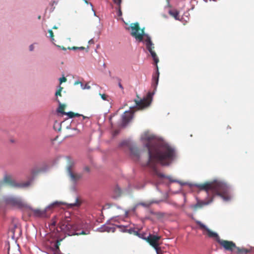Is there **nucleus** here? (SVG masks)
<instances>
[{
	"instance_id": "f257e3e1",
	"label": "nucleus",
	"mask_w": 254,
	"mask_h": 254,
	"mask_svg": "<svg viewBox=\"0 0 254 254\" xmlns=\"http://www.w3.org/2000/svg\"><path fill=\"white\" fill-rule=\"evenodd\" d=\"M141 140L143 147L147 148L148 154L146 163L143 164L142 166L149 167L152 175H157L160 178H166L170 183H177L181 186L188 185L190 187H196L200 190H204L208 194L209 193H212L220 196L224 201L230 200L232 189L231 187L224 181L215 179L204 184H190L172 179L171 176L159 173L157 163L163 166L170 165L176 158L175 149L162 138H159L154 134H149L148 132H145L141 136Z\"/></svg>"
},
{
	"instance_id": "f03ea898",
	"label": "nucleus",
	"mask_w": 254,
	"mask_h": 254,
	"mask_svg": "<svg viewBox=\"0 0 254 254\" xmlns=\"http://www.w3.org/2000/svg\"><path fill=\"white\" fill-rule=\"evenodd\" d=\"M60 228L62 231L64 232L68 236L87 234L83 229V223L80 221L71 222L68 219L61 222Z\"/></svg>"
},
{
	"instance_id": "7ed1b4c3",
	"label": "nucleus",
	"mask_w": 254,
	"mask_h": 254,
	"mask_svg": "<svg viewBox=\"0 0 254 254\" xmlns=\"http://www.w3.org/2000/svg\"><path fill=\"white\" fill-rule=\"evenodd\" d=\"M159 75L160 73L159 71V68L157 64H155V70L152 76L151 86L154 88L153 92H148L146 95V96L144 97L142 99H140V100H135V101L136 102V105L135 106L139 105L142 101L148 99H150V101L146 105L150 106L152 101L153 96L155 94L157 90L159 82Z\"/></svg>"
},
{
	"instance_id": "20e7f679",
	"label": "nucleus",
	"mask_w": 254,
	"mask_h": 254,
	"mask_svg": "<svg viewBox=\"0 0 254 254\" xmlns=\"http://www.w3.org/2000/svg\"><path fill=\"white\" fill-rule=\"evenodd\" d=\"M135 100H137L134 99V101L135 103V105L134 106L130 107L129 109L128 110L125 111L122 115L123 126H126L133 118L134 112L131 111L132 109L137 108L138 110H143L149 106H147L146 105L150 101V99H148L142 101V103L139 105H137L136 106H135L136 105V102L135 101Z\"/></svg>"
},
{
	"instance_id": "39448f33",
	"label": "nucleus",
	"mask_w": 254,
	"mask_h": 254,
	"mask_svg": "<svg viewBox=\"0 0 254 254\" xmlns=\"http://www.w3.org/2000/svg\"><path fill=\"white\" fill-rule=\"evenodd\" d=\"M195 223L198 224L201 228L204 229L205 230L207 233L208 236L209 237L211 238H214L215 240L222 246L224 248V249L226 250H230V248H228L226 246L227 244L230 243L232 245L235 246L233 244V242L232 241H229L227 240H221L218 234L215 232L212 231L210 229H209L207 226H206L205 224L202 223L201 221L199 220H196Z\"/></svg>"
},
{
	"instance_id": "423d86ee",
	"label": "nucleus",
	"mask_w": 254,
	"mask_h": 254,
	"mask_svg": "<svg viewBox=\"0 0 254 254\" xmlns=\"http://www.w3.org/2000/svg\"><path fill=\"white\" fill-rule=\"evenodd\" d=\"M31 182L32 180L23 183H18L11 175L5 174L3 180H0V189L3 186L4 183L13 188H24L29 187L31 185Z\"/></svg>"
},
{
	"instance_id": "0eeeda50",
	"label": "nucleus",
	"mask_w": 254,
	"mask_h": 254,
	"mask_svg": "<svg viewBox=\"0 0 254 254\" xmlns=\"http://www.w3.org/2000/svg\"><path fill=\"white\" fill-rule=\"evenodd\" d=\"M3 200L5 203L12 206L17 207L19 208L26 207L25 204L20 197L14 196H4Z\"/></svg>"
},
{
	"instance_id": "6e6552de",
	"label": "nucleus",
	"mask_w": 254,
	"mask_h": 254,
	"mask_svg": "<svg viewBox=\"0 0 254 254\" xmlns=\"http://www.w3.org/2000/svg\"><path fill=\"white\" fill-rule=\"evenodd\" d=\"M161 239V236L149 234L146 237V241L154 249L156 253L160 252L159 241Z\"/></svg>"
},
{
	"instance_id": "1a4fd4ad",
	"label": "nucleus",
	"mask_w": 254,
	"mask_h": 254,
	"mask_svg": "<svg viewBox=\"0 0 254 254\" xmlns=\"http://www.w3.org/2000/svg\"><path fill=\"white\" fill-rule=\"evenodd\" d=\"M126 29L127 30L131 29V31L130 35L134 37L137 41H142V38L147 34L144 32L138 33L139 25L137 22L131 23L130 26L128 28H126Z\"/></svg>"
},
{
	"instance_id": "9d476101",
	"label": "nucleus",
	"mask_w": 254,
	"mask_h": 254,
	"mask_svg": "<svg viewBox=\"0 0 254 254\" xmlns=\"http://www.w3.org/2000/svg\"><path fill=\"white\" fill-rule=\"evenodd\" d=\"M129 157L135 162H140V151L137 147L135 145H130L129 146Z\"/></svg>"
},
{
	"instance_id": "9b49d317",
	"label": "nucleus",
	"mask_w": 254,
	"mask_h": 254,
	"mask_svg": "<svg viewBox=\"0 0 254 254\" xmlns=\"http://www.w3.org/2000/svg\"><path fill=\"white\" fill-rule=\"evenodd\" d=\"M73 165V163H70V164L68 166L67 169V172L68 175L69 176L70 178V181L73 183V186L72 187V189L73 190H75V186L77 184V181L80 179L81 178V176L80 175H74L72 172V167Z\"/></svg>"
},
{
	"instance_id": "f8f14e48",
	"label": "nucleus",
	"mask_w": 254,
	"mask_h": 254,
	"mask_svg": "<svg viewBox=\"0 0 254 254\" xmlns=\"http://www.w3.org/2000/svg\"><path fill=\"white\" fill-rule=\"evenodd\" d=\"M233 244L235 245H232L231 244L229 243L226 245L228 248H230V250H228L231 252H234L237 254H247L251 252L250 250L245 249L244 248H240L237 247L236 244L233 242Z\"/></svg>"
},
{
	"instance_id": "ddd939ff",
	"label": "nucleus",
	"mask_w": 254,
	"mask_h": 254,
	"mask_svg": "<svg viewBox=\"0 0 254 254\" xmlns=\"http://www.w3.org/2000/svg\"><path fill=\"white\" fill-rule=\"evenodd\" d=\"M144 37H146V39L144 40L142 38V41H137L138 42L142 43L145 44L147 50L150 53L153 51L154 49V44L151 40V37L146 34Z\"/></svg>"
},
{
	"instance_id": "4468645a",
	"label": "nucleus",
	"mask_w": 254,
	"mask_h": 254,
	"mask_svg": "<svg viewBox=\"0 0 254 254\" xmlns=\"http://www.w3.org/2000/svg\"><path fill=\"white\" fill-rule=\"evenodd\" d=\"M213 201V198L205 201V200H199L197 198V203L194 204H191L190 205V208L196 210L198 208H201L205 205H209Z\"/></svg>"
},
{
	"instance_id": "2eb2a0df",
	"label": "nucleus",
	"mask_w": 254,
	"mask_h": 254,
	"mask_svg": "<svg viewBox=\"0 0 254 254\" xmlns=\"http://www.w3.org/2000/svg\"><path fill=\"white\" fill-rule=\"evenodd\" d=\"M57 102L58 103L59 105V107L57 109V112L58 113H61L62 115H67L68 116V119H71L74 117V113L72 112L69 111L68 112H65L61 109V108H64V105H62L59 99H57Z\"/></svg>"
},
{
	"instance_id": "dca6fc26",
	"label": "nucleus",
	"mask_w": 254,
	"mask_h": 254,
	"mask_svg": "<svg viewBox=\"0 0 254 254\" xmlns=\"http://www.w3.org/2000/svg\"><path fill=\"white\" fill-rule=\"evenodd\" d=\"M42 166H43L42 167L40 168L38 166V165H36L34 167V168L32 169V173L36 174L38 173H41V172L44 173V172H47L49 169L48 166L45 162L42 163Z\"/></svg>"
},
{
	"instance_id": "f3484780",
	"label": "nucleus",
	"mask_w": 254,
	"mask_h": 254,
	"mask_svg": "<svg viewBox=\"0 0 254 254\" xmlns=\"http://www.w3.org/2000/svg\"><path fill=\"white\" fill-rule=\"evenodd\" d=\"M26 208H29L30 210H32L33 212V215L35 217H40L45 214L46 212V209H44L43 210H41L39 209H33L30 206H28L26 205Z\"/></svg>"
},
{
	"instance_id": "a211bd4d",
	"label": "nucleus",
	"mask_w": 254,
	"mask_h": 254,
	"mask_svg": "<svg viewBox=\"0 0 254 254\" xmlns=\"http://www.w3.org/2000/svg\"><path fill=\"white\" fill-rule=\"evenodd\" d=\"M116 227L120 228V231L123 233H128L129 234H133L135 232L134 228H130L129 229H127V226H124L122 225H116Z\"/></svg>"
},
{
	"instance_id": "6ab92c4d",
	"label": "nucleus",
	"mask_w": 254,
	"mask_h": 254,
	"mask_svg": "<svg viewBox=\"0 0 254 254\" xmlns=\"http://www.w3.org/2000/svg\"><path fill=\"white\" fill-rule=\"evenodd\" d=\"M122 190L119 186L117 185L113 190L112 198L115 200L118 199L121 195Z\"/></svg>"
},
{
	"instance_id": "aec40b11",
	"label": "nucleus",
	"mask_w": 254,
	"mask_h": 254,
	"mask_svg": "<svg viewBox=\"0 0 254 254\" xmlns=\"http://www.w3.org/2000/svg\"><path fill=\"white\" fill-rule=\"evenodd\" d=\"M62 204H66L62 201H56L48 205L45 209H46V211L48 210H52L54 208L59 207Z\"/></svg>"
},
{
	"instance_id": "412c9836",
	"label": "nucleus",
	"mask_w": 254,
	"mask_h": 254,
	"mask_svg": "<svg viewBox=\"0 0 254 254\" xmlns=\"http://www.w3.org/2000/svg\"><path fill=\"white\" fill-rule=\"evenodd\" d=\"M101 33L100 28H98V30L95 32L96 36L93 38L91 39L89 41V44H94L95 43V40L97 41L100 38V35Z\"/></svg>"
},
{
	"instance_id": "4be33fe9",
	"label": "nucleus",
	"mask_w": 254,
	"mask_h": 254,
	"mask_svg": "<svg viewBox=\"0 0 254 254\" xmlns=\"http://www.w3.org/2000/svg\"><path fill=\"white\" fill-rule=\"evenodd\" d=\"M146 163V162H145V163ZM140 165H141V166H142V167H144V168H145V167H147V168H148V169H149V171L150 173L151 174V175L152 176H157V175H152V174L151 173V172H150V169H149V167H148V166H142V164H145V163H141V162H140ZM157 177L160 179V181H159V182L158 184L164 185H165V186H167V187H169V186H170V182H169V183H166V182H165V181H164L162 180V179H165V178H160V177H159L158 176H157Z\"/></svg>"
},
{
	"instance_id": "5701e85b",
	"label": "nucleus",
	"mask_w": 254,
	"mask_h": 254,
	"mask_svg": "<svg viewBox=\"0 0 254 254\" xmlns=\"http://www.w3.org/2000/svg\"><path fill=\"white\" fill-rule=\"evenodd\" d=\"M169 13L171 15L173 16L176 20H180V19L179 17V12L177 10H170L169 11Z\"/></svg>"
},
{
	"instance_id": "b1692460",
	"label": "nucleus",
	"mask_w": 254,
	"mask_h": 254,
	"mask_svg": "<svg viewBox=\"0 0 254 254\" xmlns=\"http://www.w3.org/2000/svg\"><path fill=\"white\" fill-rule=\"evenodd\" d=\"M133 234H134V235L137 236L139 238H141L142 240H144L146 241L147 237H146V233H140L138 232V231L135 230V232H134Z\"/></svg>"
},
{
	"instance_id": "393cba45",
	"label": "nucleus",
	"mask_w": 254,
	"mask_h": 254,
	"mask_svg": "<svg viewBox=\"0 0 254 254\" xmlns=\"http://www.w3.org/2000/svg\"><path fill=\"white\" fill-rule=\"evenodd\" d=\"M150 54L154 63H155V64H157L158 63L159 60L157 56L156 53L153 51V52H151Z\"/></svg>"
},
{
	"instance_id": "a878e982",
	"label": "nucleus",
	"mask_w": 254,
	"mask_h": 254,
	"mask_svg": "<svg viewBox=\"0 0 254 254\" xmlns=\"http://www.w3.org/2000/svg\"><path fill=\"white\" fill-rule=\"evenodd\" d=\"M116 231V227H111L109 226H106L105 227V229H104V232H115Z\"/></svg>"
},
{
	"instance_id": "bb28decb",
	"label": "nucleus",
	"mask_w": 254,
	"mask_h": 254,
	"mask_svg": "<svg viewBox=\"0 0 254 254\" xmlns=\"http://www.w3.org/2000/svg\"><path fill=\"white\" fill-rule=\"evenodd\" d=\"M57 90H56V92H55V96L57 97L56 100L57 101V99H58V96H61V91L62 90V87L60 86V85H59L58 87H57Z\"/></svg>"
},
{
	"instance_id": "cd10ccee",
	"label": "nucleus",
	"mask_w": 254,
	"mask_h": 254,
	"mask_svg": "<svg viewBox=\"0 0 254 254\" xmlns=\"http://www.w3.org/2000/svg\"><path fill=\"white\" fill-rule=\"evenodd\" d=\"M17 228V225L16 224H14L12 227L10 228L9 231L10 232H11L12 233V238L14 239V235H15V229Z\"/></svg>"
},
{
	"instance_id": "c85d7f7f",
	"label": "nucleus",
	"mask_w": 254,
	"mask_h": 254,
	"mask_svg": "<svg viewBox=\"0 0 254 254\" xmlns=\"http://www.w3.org/2000/svg\"><path fill=\"white\" fill-rule=\"evenodd\" d=\"M123 146H129V141L127 140H124L122 141V142H121L119 144V147H122Z\"/></svg>"
},
{
	"instance_id": "c756f323",
	"label": "nucleus",
	"mask_w": 254,
	"mask_h": 254,
	"mask_svg": "<svg viewBox=\"0 0 254 254\" xmlns=\"http://www.w3.org/2000/svg\"><path fill=\"white\" fill-rule=\"evenodd\" d=\"M69 205L71 207L73 206H78L80 205V203L78 202V198H76L75 199V202L74 203H69L67 204Z\"/></svg>"
},
{
	"instance_id": "7c9ffc66",
	"label": "nucleus",
	"mask_w": 254,
	"mask_h": 254,
	"mask_svg": "<svg viewBox=\"0 0 254 254\" xmlns=\"http://www.w3.org/2000/svg\"><path fill=\"white\" fill-rule=\"evenodd\" d=\"M80 82V87L82 89H83V90L90 89L91 88V87L89 85H87V84L85 85H84L83 84V83H82L81 82Z\"/></svg>"
},
{
	"instance_id": "2f4dec72",
	"label": "nucleus",
	"mask_w": 254,
	"mask_h": 254,
	"mask_svg": "<svg viewBox=\"0 0 254 254\" xmlns=\"http://www.w3.org/2000/svg\"><path fill=\"white\" fill-rule=\"evenodd\" d=\"M107 225L104 224L102 225L101 227L97 228L96 230V231L99 232H104V229H105V227Z\"/></svg>"
},
{
	"instance_id": "473e14b6",
	"label": "nucleus",
	"mask_w": 254,
	"mask_h": 254,
	"mask_svg": "<svg viewBox=\"0 0 254 254\" xmlns=\"http://www.w3.org/2000/svg\"><path fill=\"white\" fill-rule=\"evenodd\" d=\"M113 79H116L118 81H119V83H118V86L119 87L122 89V90H123L124 89V87L122 85V84H121V79L118 77H117V76H115V77H113Z\"/></svg>"
},
{
	"instance_id": "72a5a7b5",
	"label": "nucleus",
	"mask_w": 254,
	"mask_h": 254,
	"mask_svg": "<svg viewBox=\"0 0 254 254\" xmlns=\"http://www.w3.org/2000/svg\"><path fill=\"white\" fill-rule=\"evenodd\" d=\"M84 49H85V48L83 47H72V48H69V47L68 48V49H69L70 50H73V51H75L76 50H84Z\"/></svg>"
},
{
	"instance_id": "f704fd0d",
	"label": "nucleus",
	"mask_w": 254,
	"mask_h": 254,
	"mask_svg": "<svg viewBox=\"0 0 254 254\" xmlns=\"http://www.w3.org/2000/svg\"><path fill=\"white\" fill-rule=\"evenodd\" d=\"M112 205H114V204H112V203H107L105 204V205L104 206H103L102 208V211L104 209H109L110 208V207Z\"/></svg>"
},
{
	"instance_id": "c9c22d12",
	"label": "nucleus",
	"mask_w": 254,
	"mask_h": 254,
	"mask_svg": "<svg viewBox=\"0 0 254 254\" xmlns=\"http://www.w3.org/2000/svg\"><path fill=\"white\" fill-rule=\"evenodd\" d=\"M138 205H142L144 207H149L150 206V203L149 204H146L144 202H140L138 204Z\"/></svg>"
},
{
	"instance_id": "e433bc0d",
	"label": "nucleus",
	"mask_w": 254,
	"mask_h": 254,
	"mask_svg": "<svg viewBox=\"0 0 254 254\" xmlns=\"http://www.w3.org/2000/svg\"><path fill=\"white\" fill-rule=\"evenodd\" d=\"M52 223L50 224H49V227H50L51 226L55 227L56 225L57 222L55 220H54V218H52Z\"/></svg>"
},
{
	"instance_id": "4c0bfd02",
	"label": "nucleus",
	"mask_w": 254,
	"mask_h": 254,
	"mask_svg": "<svg viewBox=\"0 0 254 254\" xmlns=\"http://www.w3.org/2000/svg\"><path fill=\"white\" fill-rule=\"evenodd\" d=\"M48 32L50 33V36L49 37H50V38L51 39V40L52 41H53L54 39L53 38V31L51 29H49L48 30Z\"/></svg>"
},
{
	"instance_id": "58836bf2",
	"label": "nucleus",
	"mask_w": 254,
	"mask_h": 254,
	"mask_svg": "<svg viewBox=\"0 0 254 254\" xmlns=\"http://www.w3.org/2000/svg\"><path fill=\"white\" fill-rule=\"evenodd\" d=\"M114 2L117 5L120 6L122 3V0H113Z\"/></svg>"
},
{
	"instance_id": "ea45409f",
	"label": "nucleus",
	"mask_w": 254,
	"mask_h": 254,
	"mask_svg": "<svg viewBox=\"0 0 254 254\" xmlns=\"http://www.w3.org/2000/svg\"><path fill=\"white\" fill-rule=\"evenodd\" d=\"M145 186V184H143V185H142L141 186L138 185H136L135 186V188H136L137 189H143L144 188Z\"/></svg>"
},
{
	"instance_id": "a19ab883",
	"label": "nucleus",
	"mask_w": 254,
	"mask_h": 254,
	"mask_svg": "<svg viewBox=\"0 0 254 254\" xmlns=\"http://www.w3.org/2000/svg\"><path fill=\"white\" fill-rule=\"evenodd\" d=\"M107 95L105 94H103L102 95H101V98L102 99V100H104V101H107Z\"/></svg>"
},
{
	"instance_id": "79ce46f5",
	"label": "nucleus",
	"mask_w": 254,
	"mask_h": 254,
	"mask_svg": "<svg viewBox=\"0 0 254 254\" xmlns=\"http://www.w3.org/2000/svg\"><path fill=\"white\" fill-rule=\"evenodd\" d=\"M162 200H152L150 202V205L153 203H159L161 202Z\"/></svg>"
},
{
	"instance_id": "37998d69",
	"label": "nucleus",
	"mask_w": 254,
	"mask_h": 254,
	"mask_svg": "<svg viewBox=\"0 0 254 254\" xmlns=\"http://www.w3.org/2000/svg\"><path fill=\"white\" fill-rule=\"evenodd\" d=\"M59 80L60 84H61L63 82H65L66 80V79L64 76H63L59 79Z\"/></svg>"
},
{
	"instance_id": "c03bdc74",
	"label": "nucleus",
	"mask_w": 254,
	"mask_h": 254,
	"mask_svg": "<svg viewBox=\"0 0 254 254\" xmlns=\"http://www.w3.org/2000/svg\"><path fill=\"white\" fill-rule=\"evenodd\" d=\"M59 241H57L56 243L55 244V248L56 250H59Z\"/></svg>"
},
{
	"instance_id": "a18cd8bd",
	"label": "nucleus",
	"mask_w": 254,
	"mask_h": 254,
	"mask_svg": "<svg viewBox=\"0 0 254 254\" xmlns=\"http://www.w3.org/2000/svg\"><path fill=\"white\" fill-rule=\"evenodd\" d=\"M82 117L83 118V120L85 119V118H87V117H85L83 115H81V114H78V113H76V114H74V117Z\"/></svg>"
},
{
	"instance_id": "49530a36",
	"label": "nucleus",
	"mask_w": 254,
	"mask_h": 254,
	"mask_svg": "<svg viewBox=\"0 0 254 254\" xmlns=\"http://www.w3.org/2000/svg\"><path fill=\"white\" fill-rule=\"evenodd\" d=\"M29 51H30V52H32V51H34V44H31V45L29 46Z\"/></svg>"
},
{
	"instance_id": "de8ad7c7",
	"label": "nucleus",
	"mask_w": 254,
	"mask_h": 254,
	"mask_svg": "<svg viewBox=\"0 0 254 254\" xmlns=\"http://www.w3.org/2000/svg\"><path fill=\"white\" fill-rule=\"evenodd\" d=\"M117 14L119 16H121L122 15V12L120 6H119V10L117 12Z\"/></svg>"
},
{
	"instance_id": "09e8293b",
	"label": "nucleus",
	"mask_w": 254,
	"mask_h": 254,
	"mask_svg": "<svg viewBox=\"0 0 254 254\" xmlns=\"http://www.w3.org/2000/svg\"><path fill=\"white\" fill-rule=\"evenodd\" d=\"M138 205V204H136V205H135L133 207H132L130 210V211L133 212H135L136 211V207Z\"/></svg>"
},
{
	"instance_id": "8fccbe9b",
	"label": "nucleus",
	"mask_w": 254,
	"mask_h": 254,
	"mask_svg": "<svg viewBox=\"0 0 254 254\" xmlns=\"http://www.w3.org/2000/svg\"><path fill=\"white\" fill-rule=\"evenodd\" d=\"M156 190H157V191H158L159 192L162 193V191L158 188V184L157 183L156 184Z\"/></svg>"
},
{
	"instance_id": "3c124183",
	"label": "nucleus",
	"mask_w": 254,
	"mask_h": 254,
	"mask_svg": "<svg viewBox=\"0 0 254 254\" xmlns=\"http://www.w3.org/2000/svg\"><path fill=\"white\" fill-rule=\"evenodd\" d=\"M58 48H60V49H62L64 51H66V48H64V47H61L60 46H59V45H55Z\"/></svg>"
},
{
	"instance_id": "603ef678",
	"label": "nucleus",
	"mask_w": 254,
	"mask_h": 254,
	"mask_svg": "<svg viewBox=\"0 0 254 254\" xmlns=\"http://www.w3.org/2000/svg\"><path fill=\"white\" fill-rule=\"evenodd\" d=\"M84 170L85 171L87 172H90V169H89V168L88 167H87V166L85 167L84 168Z\"/></svg>"
},
{
	"instance_id": "864d4df0",
	"label": "nucleus",
	"mask_w": 254,
	"mask_h": 254,
	"mask_svg": "<svg viewBox=\"0 0 254 254\" xmlns=\"http://www.w3.org/2000/svg\"><path fill=\"white\" fill-rule=\"evenodd\" d=\"M90 4L91 6H92V7H93L92 4L91 3H90ZM92 10L94 12V15L96 16V12H95V10H94L93 8H92Z\"/></svg>"
},
{
	"instance_id": "5fc2aeb1",
	"label": "nucleus",
	"mask_w": 254,
	"mask_h": 254,
	"mask_svg": "<svg viewBox=\"0 0 254 254\" xmlns=\"http://www.w3.org/2000/svg\"><path fill=\"white\" fill-rule=\"evenodd\" d=\"M114 205L115 206L117 207V209H122V207L116 204H114Z\"/></svg>"
},
{
	"instance_id": "6e6d98bb",
	"label": "nucleus",
	"mask_w": 254,
	"mask_h": 254,
	"mask_svg": "<svg viewBox=\"0 0 254 254\" xmlns=\"http://www.w3.org/2000/svg\"><path fill=\"white\" fill-rule=\"evenodd\" d=\"M105 224H106V225H109V224H111V223H110V219H109V220H107V222H106V223H105ZM111 225H114V224H111Z\"/></svg>"
},
{
	"instance_id": "4d7b16f0",
	"label": "nucleus",
	"mask_w": 254,
	"mask_h": 254,
	"mask_svg": "<svg viewBox=\"0 0 254 254\" xmlns=\"http://www.w3.org/2000/svg\"><path fill=\"white\" fill-rule=\"evenodd\" d=\"M149 212L152 215H157V213L156 212H155L154 211H153V210H150L149 211Z\"/></svg>"
},
{
	"instance_id": "13d9d810",
	"label": "nucleus",
	"mask_w": 254,
	"mask_h": 254,
	"mask_svg": "<svg viewBox=\"0 0 254 254\" xmlns=\"http://www.w3.org/2000/svg\"><path fill=\"white\" fill-rule=\"evenodd\" d=\"M128 210H125V217H127L128 216Z\"/></svg>"
},
{
	"instance_id": "bf43d9fd",
	"label": "nucleus",
	"mask_w": 254,
	"mask_h": 254,
	"mask_svg": "<svg viewBox=\"0 0 254 254\" xmlns=\"http://www.w3.org/2000/svg\"><path fill=\"white\" fill-rule=\"evenodd\" d=\"M53 231H54V232L56 231L57 233H59V230H58L57 228H54Z\"/></svg>"
},
{
	"instance_id": "052dcab7",
	"label": "nucleus",
	"mask_w": 254,
	"mask_h": 254,
	"mask_svg": "<svg viewBox=\"0 0 254 254\" xmlns=\"http://www.w3.org/2000/svg\"><path fill=\"white\" fill-rule=\"evenodd\" d=\"M80 82V81L79 80L75 81L74 84H80V82Z\"/></svg>"
},
{
	"instance_id": "680f3d73",
	"label": "nucleus",
	"mask_w": 254,
	"mask_h": 254,
	"mask_svg": "<svg viewBox=\"0 0 254 254\" xmlns=\"http://www.w3.org/2000/svg\"><path fill=\"white\" fill-rule=\"evenodd\" d=\"M108 72H109V76H110L111 78H113V77H112V76H111V71L109 70Z\"/></svg>"
},
{
	"instance_id": "e2e57ef3",
	"label": "nucleus",
	"mask_w": 254,
	"mask_h": 254,
	"mask_svg": "<svg viewBox=\"0 0 254 254\" xmlns=\"http://www.w3.org/2000/svg\"><path fill=\"white\" fill-rule=\"evenodd\" d=\"M66 158L68 159V160L70 162V158L69 156H66Z\"/></svg>"
},
{
	"instance_id": "0e129e2a",
	"label": "nucleus",
	"mask_w": 254,
	"mask_h": 254,
	"mask_svg": "<svg viewBox=\"0 0 254 254\" xmlns=\"http://www.w3.org/2000/svg\"><path fill=\"white\" fill-rule=\"evenodd\" d=\"M63 241V239L62 238H60L59 239H58L57 241H59V243L61 241Z\"/></svg>"
},
{
	"instance_id": "69168bd1",
	"label": "nucleus",
	"mask_w": 254,
	"mask_h": 254,
	"mask_svg": "<svg viewBox=\"0 0 254 254\" xmlns=\"http://www.w3.org/2000/svg\"><path fill=\"white\" fill-rule=\"evenodd\" d=\"M72 130H77V131H78V132L79 131L78 130L77 128H76V127L72 128Z\"/></svg>"
},
{
	"instance_id": "338daca9",
	"label": "nucleus",
	"mask_w": 254,
	"mask_h": 254,
	"mask_svg": "<svg viewBox=\"0 0 254 254\" xmlns=\"http://www.w3.org/2000/svg\"><path fill=\"white\" fill-rule=\"evenodd\" d=\"M194 7V6L192 5L190 9L192 10V9H193Z\"/></svg>"
},
{
	"instance_id": "774afa93",
	"label": "nucleus",
	"mask_w": 254,
	"mask_h": 254,
	"mask_svg": "<svg viewBox=\"0 0 254 254\" xmlns=\"http://www.w3.org/2000/svg\"><path fill=\"white\" fill-rule=\"evenodd\" d=\"M103 66L104 68H105V67H106V64H105V63H104V64H103Z\"/></svg>"
}]
</instances>
